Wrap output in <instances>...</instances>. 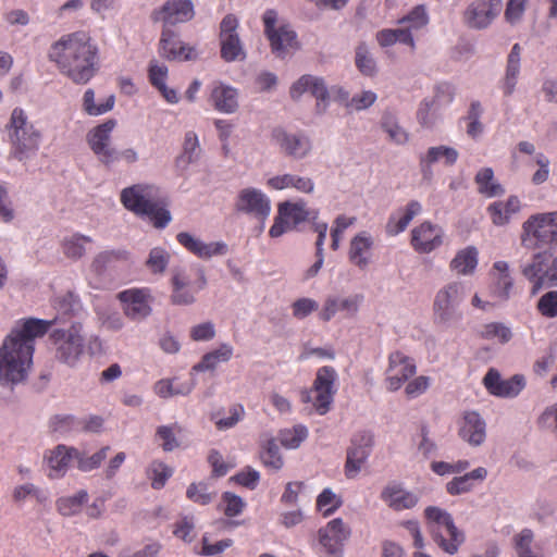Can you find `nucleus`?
<instances>
[{"mask_svg": "<svg viewBox=\"0 0 557 557\" xmlns=\"http://www.w3.org/2000/svg\"><path fill=\"white\" fill-rule=\"evenodd\" d=\"M503 0H472L463 13L466 24L474 29H484L499 15Z\"/></svg>", "mask_w": 557, "mask_h": 557, "instance_id": "obj_21", "label": "nucleus"}, {"mask_svg": "<svg viewBox=\"0 0 557 557\" xmlns=\"http://www.w3.org/2000/svg\"><path fill=\"white\" fill-rule=\"evenodd\" d=\"M519 210L520 200L516 196H510L506 201H495L487 207L491 220L497 226L506 225Z\"/></svg>", "mask_w": 557, "mask_h": 557, "instance_id": "obj_41", "label": "nucleus"}, {"mask_svg": "<svg viewBox=\"0 0 557 557\" xmlns=\"http://www.w3.org/2000/svg\"><path fill=\"white\" fill-rule=\"evenodd\" d=\"M523 277L531 284V296L545 288L557 287V251L545 249L532 255L520 265Z\"/></svg>", "mask_w": 557, "mask_h": 557, "instance_id": "obj_8", "label": "nucleus"}, {"mask_svg": "<svg viewBox=\"0 0 557 557\" xmlns=\"http://www.w3.org/2000/svg\"><path fill=\"white\" fill-rule=\"evenodd\" d=\"M176 239L185 249L201 259L223 256L227 252V245L224 242L206 243L187 232L178 233Z\"/></svg>", "mask_w": 557, "mask_h": 557, "instance_id": "obj_28", "label": "nucleus"}, {"mask_svg": "<svg viewBox=\"0 0 557 557\" xmlns=\"http://www.w3.org/2000/svg\"><path fill=\"white\" fill-rule=\"evenodd\" d=\"M399 25L410 28L413 33L425 27L429 24V14L424 5H416L405 16L398 20Z\"/></svg>", "mask_w": 557, "mask_h": 557, "instance_id": "obj_55", "label": "nucleus"}, {"mask_svg": "<svg viewBox=\"0 0 557 557\" xmlns=\"http://www.w3.org/2000/svg\"><path fill=\"white\" fill-rule=\"evenodd\" d=\"M309 91L317 100L324 101L329 98V90L323 78L310 74L302 75L296 81L289 90L290 97L298 99Z\"/></svg>", "mask_w": 557, "mask_h": 557, "instance_id": "obj_36", "label": "nucleus"}, {"mask_svg": "<svg viewBox=\"0 0 557 557\" xmlns=\"http://www.w3.org/2000/svg\"><path fill=\"white\" fill-rule=\"evenodd\" d=\"M486 476L487 470L484 467H478L463 475L453 478L446 483V492L453 496L469 493Z\"/></svg>", "mask_w": 557, "mask_h": 557, "instance_id": "obj_38", "label": "nucleus"}, {"mask_svg": "<svg viewBox=\"0 0 557 557\" xmlns=\"http://www.w3.org/2000/svg\"><path fill=\"white\" fill-rule=\"evenodd\" d=\"M374 437L369 431H360L352 435L345 463L347 478L354 479L359 474L372 451Z\"/></svg>", "mask_w": 557, "mask_h": 557, "instance_id": "obj_16", "label": "nucleus"}, {"mask_svg": "<svg viewBox=\"0 0 557 557\" xmlns=\"http://www.w3.org/2000/svg\"><path fill=\"white\" fill-rule=\"evenodd\" d=\"M483 107L479 100L471 101L465 121L467 122V135L473 139L479 138L484 131L481 122Z\"/></svg>", "mask_w": 557, "mask_h": 557, "instance_id": "obj_53", "label": "nucleus"}, {"mask_svg": "<svg viewBox=\"0 0 557 557\" xmlns=\"http://www.w3.org/2000/svg\"><path fill=\"white\" fill-rule=\"evenodd\" d=\"M172 474V469L158 460L152 461L147 469V475L151 480V486L154 490L162 488Z\"/></svg>", "mask_w": 557, "mask_h": 557, "instance_id": "obj_59", "label": "nucleus"}, {"mask_svg": "<svg viewBox=\"0 0 557 557\" xmlns=\"http://www.w3.org/2000/svg\"><path fill=\"white\" fill-rule=\"evenodd\" d=\"M536 310L545 319L557 318V290L544 293L536 302Z\"/></svg>", "mask_w": 557, "mask_h": 557, "instance_id": "obj_63", "label": "nucleus"}, {"mask_svg": "<svg viewBox=\"0 0 557 557\" xmlns=\"http://www.w3.org/2000/svg\"><path fill=\"white\" fill-rule=\"evenodd\" d=\"M478 250L473 246L459 250L450 261V270L461 275L472 274L478 265Z\"/></svg>", "mask_w": 557, "mask_h": 557, "instance_id": "obj_45", "label": "nucleus"}, {"mask_svg": "<svg viewBox=\"0 0 557 557\" xmlns=\"http://www.w3.org/2000/svg\"><path fill=\"white\" fill-rule=\"evenodd\" d=\"M121 203L128 211L148 219L157 228H164L172 220L171 212L159 199V188L153 184L138 183L121 190Z\"/></svg>", "mask_w": 557, "mask_h": 557, "instance_id": "obj_3", "label": "nucleus"}, {"mask_svg": "<svg viewBox=\"0 0 557 557\" xmlns=\"http://www.w3.org/2000/svg\"><path fill=\"white\" fill-rule=\"evenodd\" d=\"M350 533L349 527L341 518H335L319 530V542L329 555H339Z\"/></svg>", "mask_w": 557, "mask_h": 557, "instance_id": "obj_24", "label": "nucleus"}, {"mask_svg": "<svg viewBox=\"0 0 557 557\" xmlns=\"http://www.w3.org/2000/svg\"><path fill=\"white\" fill-rule=\"evenodd\" d=\"M534 534L531 529H522L513 537L515 548L518 557H543L532 549Z\"/></svg>", "mask_w": 557, "mask_h": 557, "instance_id": "obj_58", "label": "nucleus"}, {"mask_svg": "<svg viewBox=\"0 0 557 557\" xmlns=\"http://www.w3.org/2000/svg\"><path fill=\"white\" fill-rule=\"evenodd\" d=\"M382 500L396 511L411 509L418 504V496L398 483L386 485L381 493Z\"/></svg>", "mask_w": 557, "mask_h": 557, "instance_id": "obj_32", "label": "nucleus"}, {"mask_svg": "<svg viewBox=\"0 0 557 557\" xmlns=\"http://www.w3.org/2000/svg\"><path fill=\"white\" fill-rule=\"evenodd\" d=\"M428 530L433 542L446 554L455 555L466 541V534L460 530L453 516L445 509L429 506L424 510Z\"/></svg>", "mask_w": 557, "mask_h": 557, "instance_id": "obj_6", "label": "nucleus"}, {"mask_svg": "<svg viewBox=\"0 0 557 557\" xmlns=\"http://www.w3.org/2000/svg\"><path fill=\"white\" fill-rule=\"evenodd\" d=\"M521 46L519 44H515L507 55L505 74L499 82V87L506 97L511 96L516 90L521 71Z\"/></svg>", "mask_w": 557, "mask_h": 557, "instance_id": "obj_34", "label": "nucleus"}, {"mask_svg": "<svg viewBox=\"0 0 557 557\" xmlns=\"http://www.w3.org/2000/svg\"><path fill=\"white\" fill-rule=\"evenodd\" d=\"M51 322L29 318L18 322L0 346V385L13 391L24 382L33 363L35 339L44 336Z\"/></svg>", "mask_w": 557, "mask_h": 557, "instance_id": "obj_1", "label": "nucleus"}, {"mask_svg": "<svg viewBox=\"0 0 557 557\" xmlns=\"http://www.w3.org/2000/svg\"><path fill=\"white\" fill-rule=\"evenodd\" d=\"M195 13L193 0H166L160 8L151 12V20L162 23L163 27L170 28L191 21Z\"/></svg>", "mask_w": 557, "mask_h": 557, "instance_id": "obj_17", "label": "nucleus"}, {"mask_svg": "<svg viewBox=\"0 0 557 557\" xmlns=\"http://www.w3.org/2000/svg\"><path fill=\"white\" fill-rule=\"evenodd\" d=\"M160 54L168 60L189 61L197 58L194 47L184 44L171 28L163 27L160 38Z\"/></svg>", "mask_w": 557, "mask_h": 557, "instance_id": "obj_25", "label": "nucleus"}, {"mask_svg": "<svg viewBox=\"0 0 557 557\" xmlns=\"http://www.w3.org/2000/svg\"><path fill=\"white\" fill-rule=\"evenodd\" d=\"M468 294L469 286L462 281L449 282L442 286L433 299L434 323L443 327L459 323L463 318L459 307Z\"/></svg>", "mask_w": 557, "mask_h": 557, "instance_id": "obj_7", "label": "nucleus"}, {"mask_svg": "<svg viewBox=\"0 0 557 557\" xmlns=\"http://www.w3.org/2000/svg\"><path fill=\"white\" fill-rule=\"evenodd\" d=\"M238 25L239 22L233 14L225 15L221 21V58L225 62L243 61L246 59V51L237 33Z\"/></svg>", "mask_w": 557, "mask_h": 557, "instance_id": "obj_14", "label": "nucleus"}, {"mask_svg": "<svg viewBox=\"0 0 557 557\" xmlns=\"http://www.w3.org/2000/svg\"><path fill=\"white\" fill-rule=\"evenodd\" d=\"M271 138L282 153L294 160L306 159L312 152V140L304 132L289 133L282 127H275Z\"/></svg>", "mask_w": 557, "mask_h": 557, "instance_id": "obj_13", "label": "nucleus"}, {"mask_svg": "<svg viewBox=\"0 0 557 557\" xmlns=\"http://www.w3.org/2000/svg\"><path fill=\"white\" fill-rule=\"evenodd\" d=\"M47 58L61 75L78 85L90 82L99 70V48L84 30L61 35L49 46Z\"/></svg>", "mask_w": 557, "mask_h": 557, "instance_id": "obj_2", "label": "nucleus"}, {"mask_svg": "<svg viewBox=\"0 0 557 557\" xmlns=\"http://www.w3.org/2000/svg\"><path fill=\"white\" fill-rule=\"evenodd\" d=\"M265 185L273 190H284L293 188L298 193L302 194H312L315 187V184L312 178L292 173H284L272 176L267 180Z\"/></svg>", "mask_w": 557, "mask_h": 557, "instance_id": "obj_35", "label": "nucleus"}, {"mask_svg": "<svg viewBox=\"0 0 557 557\" xmlns=\"http://www.w3.org/2000/svg\"><path fill=\"white\" fill-rule=\"evenodd\" d=\"M422 212V206L417 200H411L406 207L397 209L393 212L385 226L386 234L396 236L403 233L410 222Z\"/></svg>", "mask_w": 557, "mask_h": 557, "instance_id": "obj_33", "label": "nucleus"}, {"mask_svg": "<svg viewBox=\"0 0 557 557\" xmlns=\"http://www.w3.org/2000/svg\"><path fill=\"white\" fill-rule=\"evenodd\" d=\"M54 309L57 310V315L53 320H49L51 322L49 329L58 322L63 323V326L71 325L73 321H81L84 314L81 300L72 293H66L55 298Z\"/></svg>", "mask_w": 557, "mask_h": 557, "instance_id": "obj_30", "label": "nucleus"}, {"mask_svg": "<svg viewBox=\"0 0 557 557\" xmlns=\"http://www.w3.org/2000/svg\"><path fill=\"white\" fill-rule=\"evenodd\" d=\"M493 270L496 271V274L491 286V294L499 300L506 301L509 299L513 286V280L509 273V264L506 261H496L493 264Z\"/></svg>", "mask_w": 557, "mask_h": 557, "instance_id": "obj_40", "label": "nucleus"}, {"mask_svg": "<svg viewBox=\"0 0 557 557\" xmlns=\"http://www.w3.org/2000/svg\"><path fill=\"white\" fill-rule=\"evenodd\" d=\"M343 504L341 496L336 495L331 488H324L317 497V509L324 516H331Z\"/></svg>", "mask_w": 557, "mask_h": 557, "instance_id": "obj_60", "label": "nucleus"}, {"mask_svg": "<svg viewBox=\"0 0 557 557\" xmlns=\"http://www.w3.org/2000/svg\"><path fill=\"white\" fill-rule=\"evenodd\" d=\"M278 211H281L282 215H286L287 219L290 221L293 226H297L298 224L311 220L313 211L309 210L307 207V202L304 200H298L295 202L292 201H284L278 205Z\"/></svg>", "mask_w": 557, "mask_h": 557, "instance_id": "obj_46", "label": "nucleus"}, {"mask_svg": "<svg viewBox=\"0 0 557 557\" xmlns=\"http://www.w3.org/2000/svg\"><path fill=\"white\" fill-rule=\"evenodd\" d=\"M417 372V364L412 358L401 351H394L388 356V366L385 371L386 388L398 391Z\"/></svg>", "mask_w": 557, "mask_h": 557, "instance_id": "obj_20", "label": "nucleus"}, {"mask_svg": "<svg viewBox=\"0 0 557 557\" xmlns=\"http://www.w3.org/2000/svg\"><path fill=\"white\" fill-rule=\"evenodd\" d=\"M308 429L304 424H297L292 429L280 432L278 438L285 448L295 449L308 437Z\"/></svg>", "mask_w": 557, "mask_h": 557, "instance_id": "obj_57", "label": "nucleus"}, {"mask_svg": "<svg viewBox=\"0 0 557 557\" xmlns=\"http://www.w3.org/2000/svg\"><path fill=\"white\" fill-rule=\"evenodd\" d=\"M109 447H102L100 450L91 456H87L85 453L77 449L75 454V461L77 469L82 472H89L100 467L102 461L107 458Z\"/></svg>", "mask_w": 557, "mask_h": 557, "instance_id": "obj_56", "label": "nucleus"}, {"mask_svg": "<svg viewBox=\"0 0 557 557\" xmlns=\"http://www.w3.org/2000/svg\"><path fill=\"white\" fill-rule=\"evenodd\" d=\"M182 428L178 423H172L168 425H160L156 431V437L161 442V447L164 451H173L178 448L181 442L177 437L181 434Z\"/></svg>", "mask_w": 557, "mask_h": 557, "instance_id": "obj_52", "label": "nucleus"}, {"mask_svg": "<svg viewBox=\"0 0 557 557\" xmlns=\"http://www.w3.org/2000/svg\"><path fill=\"white\" fill-rule=\"evenodd\" d=\"M234 207L237 212L250 215L262 223L271 213L269 196L256 187L240 189L236 196Z\"/></svg>", "mask_w": 557, "mask_h": 557, "instance_id": "obj_15", "label": "nucleus"}, {"mask_svg": "<svg viewBox=\"0 0 557 557\" xmlns=\"http://www.w3.org/2000/svg\"><path fill=\"white\" fill-rule=\"evenodd\" d=\"M77 448L63 444L57 445L54 448L45 453L44 461L48 468V476L50 479H60L65 475L71 463L75 461Z\"/></svg>", "mask_w": 557, "mask_h": 557, "instance_id": "obj_27", "label": "nucleus"}, {"mask_svg": "<svg viewBox=\"0 0 557 557\" xmlns=\"http://www.w3.org/2000/svg\"><path fill=\"white\" fill-rule=\"evenodd\" d=\"M458 151L448 146H435L420 157V168L424 177L432 175V164L443 161L446 165H453L458 159Z\"/></svg>", "mask_w": 557, "mask_h": 557, "instance_id": "obj_37", "label": "nucleus"}, {"mask_svg": "<svg viewBox=\"0 0 557 557\" xmlns=\"http://www.w3.org/2000/svg\"><path fill=\"white\" fill-rule=\"evenodd\" d=\"M356 66L367 76H372L376 73V63L370 53L366 44H360L356 49Z\"/></svg>", "mask_w": 557, "mask_h": 557, "instance_id": "obj_61", "label": "nucleus"}, {"mask_svg": "<svg viewBox=\"0 0 557 557\" xmlns=\"http://www.w3.org/2000/svg\"><path fill=\"white\" fill-rule=\"evenodd\" d=\"M373 244V238L368 232L356 234L349 243V261L360 270L367 269L371 261Z\"/></svg>", "mask_w": 557, "mask_h": 557, "instance_id": "obj_31", "label": "nucleus"}, {"mask_svg": "<svg viewBox=\"0 0 557 557\" xmlns=\"http://www.w3.org/2000/svg\"><path fill=\"white\" fill-rule=\"evenodd\" d=\"M207 285L203 269L197 268L194 272L176 269L172 276L171 301L177 306H189L196 301V295Z\"/></svg>", "mask_w": 557, "mask_h": 557, "instance_id": "obj_11", "label": "nucleus"}, {"mask_svg": "<svg viewBox=\"0 0 557 557\" xmlns=\"http://www.w3.org/2000/svg\"><path fill=\"white\" fill-rule=\"evenodd\" d=\"M49 343L54 359L70 368L78 364L85 351L84 327L81 321L57 326L49 333Z\"/></svg>", "mask_w": 557, "mask_h": 557, "instance_id": "obj_5", "label": "nucleus"}, {"mask_svg": "<svg viewBox=\"0 0 557 557\" xmlns=\"http://www.w3.org/2000/svg\"><path fill=\"white\" fill-rule=\"evenodd\" d=\"M260 458L262 463L273 471L280 470L284 463L280 454V448L273 438L267 442Z\"/></svg>", "mask_w": 557, "mask_h": 557, "instance_id": "obj_62", "label": "nucleus"}, {"mask_svg": "<svg viewBox=\"0 0 557 557\" xmlns=\"http://www.w3.org/2000/svg\"><path fill=\"white\" fill-rule=\"evenodd\" d=\"M124 314L140 322L151 314V295L148 288H128L117 294Z\"/></svg>", "mask_w": 557, "mask_h": 557, "instance_id": "obj_18", "label": "nucleus"}, {"mask_svg": "<svg viewBox=\"0 0 557 557\" xmlns=\"http://www.w3.org/2000/svg\"><path fill=\"white\" fill-rule=\"evenodd\" d=\"M232 356L233 347L228 344H222L215 350L205 354L201 360L191 368L190 374L214 370L219 363L228 361Z\"/></svg>", "mask_w": 557, "mask_h": 557, "instance_id": "obj_42", "label": "nucleus"}, {"mask_svg": "<svg viewBox=\"0 0 557 557\" xmlns=\"http://www.w3.org/2000/svg\"><path fill=\"white\" fill-rule=\"evenodd\" d=\"M129 253L125 249H112L99 252L92 260V270L101 274L119 262L127 261Z\"/></svg>", "mask_w": 557, "mask_h": 557, "instance_id": "obj_48", "label": "nucleus"}, {"mask_svg": "<svg viewBox=\"0 0 557 557\" xmlns=\"http://www.w3.org/2000/svg\"><path fill=\"white\" fill-rule=\"evenodd\" d=\"M485 388L490 394L502 398H513L518 396L525 386V379L521 374L503 380L499 372L490 369L483 379Z\"/></svg>", "mask_w": 557, "mask_h": 557, "instance_id": "obj_22", "label": "nucleus"}, {"mask_svg": "<svg viewBox=\"0 0 557 557\" xmlns=\"http://www.w3.org/2000/svg\"><path fill=\"white\" fill-rule=\"evenodd\" d=\"M115 126L116 121L109 119L91 128L86 136L91 151L108 168L119 160V152L111 146V134Z\"/></svg>", "mask_w": 557, "mask_h": 557, "instance_id": "obj_12", "label": "nucleus"}, {"mask_svg": "<svg viewBox=\"0 0 557 557\" xmlns=\"http://www.w3.org/2000/svg\"><path fill=\"white\" fill-rule=\"evenodd\" d=\"M458 435L472 447L481 446L486 438V422L475 410H467L458 422Z\"/></svg>", "mask_w": 557, "mask_h": 557, "instance_id": "obj_23", "label": "nucleus"}, {"mask_svg": "<svg viewBox=\"0 0 557 557\" xmlns=\"http://www.w3.org/2000/svg\"><path fill=\"white\" fill-rule=\"evenodd\" d=\"M445 237L444 228L430 221H423L410 232V245L418 253H431L438 249Z\"/></svg>", "mask_w": 557, "mask_h": 557, "instance_id": "obj_19", "label": "nucleus"}, {"mask_svg": "<svg viewBox=\"0 0 557 557\" xmlns=\"http://www.w3.org/2000/svg\"><path fill=\"white\" fill-rule=\"evenodd\" d=\"M336 379L337 373L334 368L329 366L320 368L317 372L312 388L301 392V400L304 403H310L312 400L313 408L320 416L327 413L334 401Z\"/></svg>", "mask_w": 557, "mask_h": 557, "instance_id": "obj_10", "label": "nucleus"}, {"mask_svg": "<svg viewBox=\"0 0 557 557\" xmlns=\"http://www.w3.org/2000/svg\"><path fill=\"white\" fill-rule=\"evenodd\" d=\"M91 243V237L75 233L64 237L62 250L65 257L78 260L86 253L87 246Z\"/></svg>", "mask_w": 557, "mask_h": 557, "instance_id": "obj_49", "label": "nucleus"}, {"mask_svg": "<svg viewBox=\"0 0 557 557\" xmlns=\"http://www.w3.org/2000/svg\"><path fill=\"white\" fill-rule=\"evenodd\" d=\"M200 152L201 149L197 134L194 131H188L185 133L183 151L177 157L176 164L185 169L199 160Z\"/></svg>", "mask_w": 557, "mask_h": 557, "instance_id": "obj_47", "label": "nucleus"}, {"mask_svg": "<svg viewBox=\"0 0 557 557\" xmlns=\"http://www.w3.org/2000/svg\"><path fill=\"white\" fill-rule=\"evenodd\" d=\"M362 296L351 295L342 297L338 295H330L325 298L323 306L319 312V319L323 322L331 321L338 312L344 313L346 318H352L359 310Z\"/></svg>", "mask_w": 557, "mask_h": 557, "instance_id": "obj_26", "label": "nucleus"}, {"mask_svg": "<svg viewBox=\"0 0 557 557\" xmlns=\"http://www.w3.org/2000/svg\"><path fill=\"white\" fill-rule=\"evenodd\" d=\"M478 190L485 197H496L504 194L503 186L494 180V172L491 168L481 169L475 175Z\"/></svg>", "mask_w": 557, "mask_h": 557, "instance_id": "obj_50", "label": "nucleus"}, {"mask_svg": "<svg viewBox=\"0 0 557 557\" xmlns=\"http://www.w3.org/2000/svg\"><path fill=\"white\" fill-rule=\"evenodd\" d=\"M115 103V97L110 95L104 102H95V91L87 89L83 97V108L88 115L98 116L111 111Z\"/></svg>", "mask_w": 557, "mask_h": 557, "instance_id": "obj_54", "label": "nucleus"}, {"mask_svg": "<svg viewBox=\"0 0 557 557\" xmlns=\"http://www.w3.org/2000/svg\"><path fill=\"white\" fill-rule=\"evenodd\" d=\"M170 262V253L161 247H154L150 250L146 265L148 269L157 274L163 273Z\"/></svg>", "mask_w": 557, "mask_h": 557, "instance_id": "obj_64", "label": "nucleus"}, {"mask_svg": "<svg viewBox=\"0 0 557 557\" xmlns=\"http://www.w3.org/2000/svg\"><path fill=\"white\" fill-rule=\"evenodd\" d=\"M88 500V493L79 490L74 495L63 496L57 500V509L60 515L71 517L81 512L83 505Z\"/></svg>", "mask_w": 557, "mask_h": 557, "instance_id": "obj_51", "label": "nucleus"}, {"mask_svg": "<svg viewBox=\"0 0 557 557\" xmlns=\"http://www.w3.org/2000/svg\"><path fill=\"white\" fill-rule=\"evenodd\" d=\"M380 128L386 135L387 140L396 146H405L409 141L408 131L400 124L397 114L393 111L383 112L380 119Z\"/></svg>", "mask_w": 557, "mask_h": 557, "instance_id": "obj_39", "label": "nucleus"}, {"mask_svg": "<svg viewBox=\"0 0 557 557\" xmlns=\"http://www.w3.org/2000/svg\"><path fill=\"white\" fill-rule=\"evenodd\" d=\"M296 33L286 25L277 27L276 30L267 36L271 49L280 58H284L288 49L296 45Z\"/></svg>", "mask_w": 557, "mask_h": 557, "instance_id": "obj_43", "label": "nucleus"}, {"mask_svg": "<svg viewBox=\"0 0 557 557\" xmlns=\"http://www.w3.org/2000/svg\"><path fill=\"white\" fill-rule=\"evenodd\" d=\"M10 156L20 162L33 159L40 149L42 132L22 108H14L5 125Z\"/></svg>", "mask_w": 557, "mask_h": 557, "instance_id": "obj_4", "label": "nucleus"}, {"mask_svg": "<svg viewBox=\"0 0 557 557\" xmlns=\"http://www.w3.org/2000/svg\"><path fill=\"white\" fill-rule=\"evenodd\" d=\"M12 498L16 504H24L28 499H34L38 505L46 506L50 502V495L47 490L40 488L33 483L16 485L12 492Z\"/></svg>", "mask_w": 557, "mask_h": 557, "instance_id": "obj_44", "label": "nucleus"}, {"mask_svg": "<svg viewBox=\"0 0 557 557\" xmlns=\"http://www.w3.org/2000/svg\"><path fill=\"white\" fill-rule=\"evenodd\" d=\"M210 101L214 109L221 113L231 114L238 109V90L221 81L210 86Z\"/></svg>", "mask_w": 557, "mask_h": 557, "instance_id": "obj_29", "label": "nucleus"}, {"mask_svg": "<svg viewBox=\"0 0 557 557\" xmlns=\"http://www.w3.org/2000/svg\"><path fill=\"white\" fill-rule=\"evenodd\" d=\"M521 245L527 249H537L557 244V211L536 213L522 224Z\"/></svg>", "mask_w": 557, "mask_h": 557, "instance_id": "obj_9", "label": "nucleus"}]
</instances>
